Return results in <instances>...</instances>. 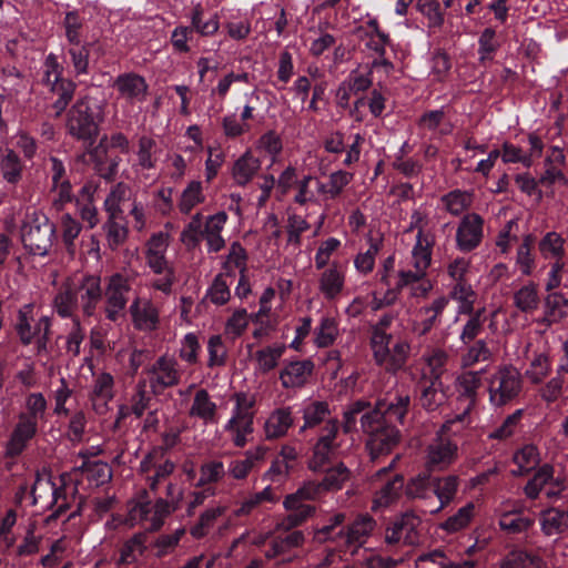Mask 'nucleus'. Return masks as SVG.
Listing matches in <instances>:
<instances>
[{
	"label": "nucleus",
	"mask_w": 568,
	"mask_h": 568,
	"mask_svg": "<svg viewBox=\"0 0 568 568\" xmlns=\"http://www.w3.org/2000/svg\"><path fill=\"white\" fill-rule=\"evenodd\" d=\"M410 406V395L404 389L390 392L375 404L356 399L343 412V433L348 435L361 429L367 436L371 459L376 460L390 454L400 443L402 433L394 422L404 425Z\"/></svg>",
	"instance_id": "f257e3e1"
},
{
	"label": "nucleus",
	"mask_w": 568,
	"mask_h": 568,
	"mask_svg": "<svg viewBox=\"0 0 568 568\" xmlns=\"http://www.w3.org/2000/svg\"><path fill=\"white\" fill-rule=\"evenodd\" d=\"M398 458L394 457L387 466L371 476L373 510L388 508L405 495L408 500L419 501L426 513L437 515L456 500L459 476L437 478L428 473H419L406 481L403 474L394 471Z\"/></svg>",
	"instance_id": "f03ea898"
},
{
	"label": "nucleus",
	"mask_w": 568,
	"mask_h": 568,
	"mask_svg": "<svg viewBox=\"0 0 568 568\" xmlns=\"http://www.w3.org/2000/svg\"><path fill=\"white\" fill-rule=\"evenodd\" d=\"M303 425L298 435L305 437L312 435V456L308 459V468L312 471H323L328 465L341 445L337 443L339 429H343V420L339 422L332 415L331 406L326 400H311L302 407Z\"/></svg>",
	"instance_id": "7ed1b4c3"
},
{
	"label": "nucleus",
	"mask_w": 568,
	"mask_h": 568,
	"mask_svg": "<svg viewBox=\"0 0 568 568\" xmlns=\"http://www.w3.org/2000/svg\"><path fill=\"white\" fill-rule=\"evenodd\" d=\"M348 478V468L343 463H338L326 469L321 481H308L294 494L287 495L283 505L290 514L283 518L281 526L286 530L301 526L315 513V506L304 501L315 500L325 491L342 489Z\"/></svg>",
	"instance_id": "20e7f679"
},
{
	"label": "nucleus",
	"mask_w": 568,
	"mask_h": 568,
	"mask_svg": "<svg viewBox=\"0 0 568 568\" xmlns=\"http://www.w3.org/2000/svg\"><path fill=\"white\" fill-rule=\"evenodd\" d=\"M103 119L102 106L84 95L67 111L65 129L69 135L84 144H94Z\"/></svg>",
	"instance_id": "39448f33"
},
{
	"label": "nucleus",
	"mask_w": 568,
	"mask_h": 568,
	"mask_svg": "<svg viewBox=\"0 0 568 568\" xmlns=\"http://www.w3.org/2000/svg\"><path fill=\"white\" fill-rule=\"evenodd\" d=\"M20 233L26 251L38 256L48 255L58 240L55 224L38 210L26 213Z\"/></svg>",
	"instance_id": "423d86ee"
},
{
	"label": "nucleus",
	"mask_w": 568,
	"mask_h": 568,
	"mask_svg": "<svg viewBox=\"0 0 568 568\" xmlns=\"http://www.w3.org/2000/svg\"><path fill=\"white\" fill-rule=\"evenodd\" d=\"M29 169L27 162L14 149L0 148V185L6 194L18 197L19 189L27 183Z\"/></svg>",
	"instance_id": "0eeeda50"
},
{
	"label": "nucleus",
	"mask_w": 568,
	"mask_h": 568,
	"mask_svg": "<svg viewBox=\"0 0 568 568\" xmlns=\"http://www.w3.org/2000/svg\"><path fill=\"white\" fill-rule=\"evenodd\" d=\"M489 402L503 407L517 398L523 389L519 372L513 366H504L491 375L488 384Z\"/></svg>",
	"instance_id": "6e6552de"
},
{
	"label": "nucleus",
	"mask_w": 568,
	"mask_h": 568,
	"mask_svg": "<svg viewBox=\"0 0 568 568\" xmlns=\"http://www.w3.org/2000/svg\"><path fill=\"white\" fill-rule=\"evenodd\" d=\"M448 390L443 378L420 375L414 387L416 405L429 414L438 413L448 402Z\"/></svg>",
	"instance_id": "1a4fd4ad"
},
{
	"label": "nucleus",
	"mask_w": 568,
	"mask_h": 568,
	"mask_svg": "<svg viewBox=\"0 0 568 568\" xmlns=\"http://www.w3.org/2000/svg\"><path fill=\"white\" fill-rule=\"evenodd\" d=\"M151 393L160 396L165 389L176 386L181 381V371L178 361L168 355L160 356L152 365L145 368Z\"/></svg>",
	"instance_id": "9d476101"
},
{
	"label": "nucleus",
	"mask_w": 568,
	"mask_h": 568,
	"mask_svg": "<svg viewBox=\"0 0 568 568\" xmlns=\"http://www.w3.org/2000/svg\"><path fill=\"white\" fill-rule=\"evenodd\" d=\"M458 446L449 438L439 437L428 446L425 469L433 477L445 478L456 474L438 475L436 471L447 469L457 458Z\"/></svg>",
	"instance_id": "9b49d317"
},
{
	"label": "nucleus",
	"mask_w": 568,
	"mask_h": 568,
	"mask_svg": "<svg viewBox=\"0 0 568 568\" xmlns=\"http://www.w3.org/2000/svg\"><path fill=\"white\" fill-rule=\"evenodd\" d=\"M454 0H417V10L427 19V28L432 32L439 31L445 23L447 9L453 6ZM413 0H397L395 12L405 16Z\"/></svg>",
	"instance_id": "f8f14e48"
},
{
	"label": "nucleus",
	"mask_w": 568,
	"mask_h": 568,
	"mask_svg": "<svg viewBox=\"0 0 568 568\" xmlns=\"http://www.w3.org/2000/svg\"><path fill=\"white\" fill-rule=\"evenodd\" d=\"M369 345L375 363L386 372L396 374L405 367L410 351L407 341L392 336L386 341V349L382 354L377 353L375 344Z\"/></svg>",
	"instance_id": "ddd939ff"
},
{
	"label": "nucleus",
	"mask_w": 568,
	"mask_h": 568,
	"mask_svg": "<svg viewBox=\"0 0 568 568\" xmlns=\"http://www.w3.org/2000/svg\"><path fill=\"white\" fill-rule=\"evenodd\" d=\"M84 145L98 175L108 182L114 181L121 159L118 155H109L108 135L104 134L98 143Z\"/></svg>",
	"instance_id": "4468645a"
},
{
	"label": "nucleus",
	"mask_w": 568,
	"mask_h": 568,
	"mask_svg": "<svg viewBox=\"0 0 568 568\" xmlns=\"http://www.w3.org/2000/svg\"><path fill=\"white\" fill-rule=\"evenodd\" d=\"M422 519L414 511L407 510L397 517L386 529L385 541L388 545H396L403 541L406 545L419 542L418 526Z\"/></svg>",
	"instance_id": "2eb2a0df"
},
{
	"label": "nucleus",
	"mask_w": 568,
	"mask_h": 568,
	"mask_svg": "<svg viewBox=\"0 0 568 568\" xmlns=\"http://www.w3.org/2000/svg\"><path fill=\"white\" fill-rule=\"evenodd\" d=\"M484 239V219L475 212L465 214L456 231V246L463 253L476 250Z\"/></svg>",
	"instance_id": "dca6fc26"
},
{
	"label": "nucleus",
	"mask_w": 568,
	"mask_h": 568,
	"mask_svg": "<svg viewBox=\"0 0 568 568\" xmlns=\"http://www.w3.org/2000/svg\"><path fill=\"white\" fill-rule=\"evenodd\" d=\"M131 286L126 276L115 273L109 277L105 288V316L108 320L115 322L120 313L126 307L128 296Z\"/></svg>",
	"instance_id": "f3484780"
},
{
	"label": "nucleus",
	"mask_w": 568,
	"mask_h": 568,
	"mask_svg": "<svg viewBox=\"0 0 568 568\" xmlns=\"http://www.w3.org/2000/svg\"><path fill=\"white\" fill-rule=\"evenodd\" d=\"M113 88L118 91L119 98L131 105L145 102L149 95L145 78L136 72L119 74L113 82Z\"/></svg>",
	"instance_id": "a211bd4d"
},
{
	"label": "nucleus",
	"mask_w": 568,
	"mask_h": 568,
	"mask_svg": "<svg viewBox=\"0 0 568 568\" xmlns=\"http://www.w3.org/2000/svg\"><path fill=\"white\" fill-rule=\"evenodd\" d=\"M321 271L318 291L327 302H334L345 290L346 266L339 261H332L328 267Z\"/></svg>",
	"instance_id": "6ab92c4d"
},
{
	"label": "nucleus",
	"mask_w": 568,
	"mask_h": 568,
	"mask_svg": "<svg viewBox=\"0 0 568 568\" xmlns=\"http://www.w3.org/2000/svg\"><path fill=\"white\" fill-rule=\"evenodd\" d=\"M37 434L38 423L19 414L18 422L6 446V457H19L28 447L29 442L32 440Z\"/></svg>",
	"instance_id": "aec40b11"
},
{
	"label": "nucleus",
	"mask_w": 568,
	"mask_h": 568,
	"mask_svg": "<svg viewBox=\"0 0 568 568\" xmlns=\"http://www.w3.org/2000/svg\"><path fill=\"white\" fill-rule=\"evenodd\" d=\"M314 368L315 365L310 358L285 362L278 375L282 387L285 389L304 387L313 375Z\"/></svg>",
	"instance_id": "412c9836"
},
{
	"label": "nucleus",
	"mask_w": 568,
	"mask_h": 568,
	"mask_svg": "<svg viewBox=\"0 0 568 568\" xmlns=\"http://www.w3.org/2000/svg\"><path fill=\"white\" fill-rule=\"evenodd\" d=\"M449 304V297L439 295L429 304H426L417 311L418 321L414 325V331L419 336H425L438 326L442 322V315Z\"/></svg>",
	"instance_id": "4be33fe9"
},
{
	"label": "nucleus",
	"mask_w": 568,
	"mask_h": 568,
	"mask_svg": "<svg viewBox=\"0 0 568 568\" xmlns=\"http://www.w3.org/2000/svg\"><path fill=\"white\" fill-rule=\"evenodd\" d=\"M75 290L79 296V305L81 306L84 316H92L103 295L100 277L85 275Z\"/></svg>",
	"instance_id": "5701e85b"
},
{
	"label": "nucleus",
	"mask_w": 568,
	"mask_h": 568,
	"mask_svg": "<svg viewBox=\"0 0 568 568\" xmlns=\"http://www.w3.org/2000/svg\"><path fill=\"white\" fill-rule=\"evenodd\" d=\"M478 403L471 399H463L456 395L455 410L453 417L446 419L442 426L443 433H458L459 430L468 427L473 423L471 413L477 408Z\"/></svg>",
	"instance_id": "b1692460"
},
{
	"label": "nucleus",
	"mask_w": 568,
	"mask_h": 568,
	"mask_svg": "<svg viewBox=\"0 0 568 568\" xmlns=\"http://www.w3.org/2000/svg\"><path fill=\"white\" fill-rule=\"evenodd\" d=\"M42 85L45 87L51 94L57 97L52 103V109L55 111V116H60L67 111L73 100L77 83L72 79L64 77Z\"/></svg>",
	"instance_id": "393cba45"
},
{
	"label": "nucleus",
	"mask_w": 568,
	"mask_h": 568,
	"mask_svg": "<svg viewBox=\"0 0 568 568\" xmlns=\"http://www.w3.org/2000/svg\"><path fill=\"white\" fill-rule=\"evenodd\" d=\"M539 521L545 536L561 535L568 530V509L548 507L540 511Z\"/></svg>",
	"instance_id": "a878e982"
},
{
	"label": "nucleus",
	"mask_w": 568,
	"mask_h": 568,
	"mask_svg": "<svg viewBox=\"0 0 568 568\" xmlns=\"http://www.w3.org/2000/svg\"><path fill=\"white\" fill-rule=\"evenodd\" d=\"M483 372L467 371L457 376L455 389L463 399H471L479 404L481 398Z\"/></svg>",
	"instance_id": "bb28decb"
},
{
	"label": "nucleus",
	"mask_w": 568,
	"mask_h": 568,
	"mask_svg": "<svg viewBox=\"0 0 568 568\" xmlns=\"http://www.w3.org/2000/svg\"><path fill=\"white\" fill-rule=\"evenodd\" d=\"M293 425L292 408L290 406L276 408L265 422V437L267 439L282 438Z\"/></svg>",
	"instance_id": "cd10ccee"
},
{
	"label": "nucleus",
	"mask_w": 568,
	"mask_h": 568,
	"mask_svg": "<svg viewBox=\"0 0 568 568\" xmlns=\"http://www.w3.org/2000/svg\"><path fill=\"white\" fill-rule=\"evenodd\" d=\"M260 168V159L253 156L251 151H246L233 164V179L237 185L245 186L254 178Z\"/></svg>",
	"instance_id": "c85d7f7f"
},
{
	"label": "nucleus",
	"mask_w": 568,
	"mask_h": 568,
	"mask_svg": "<svg viewBox=\"0 0 568 568\" xmlns=\"http://www.w3.org/2000/svg\"><path fill=\"white\" fill-rule=\"evenodd\" d=\"M33 322V305L27 304L18 311L14 331L23 346H29L33 343L36 334L38 333V323L32 326Z\"/></svg>",
	"instance_id": "c756f323"
},
{
	"label": "nucleus",
	"mask_w": 568,
	"mask_h": 568,
	"mask_svg": "<svg viewBox=\"0 0 568 568\" xmlns=\"http://www.w3.org/2000/svg\"><path fill=\"white\" fill-rule=\"evenodd\" d=\"M217 406L211 399L209 392L204 388L199 389L193 398L192 406L189 410L191 417L202 419L204 423H213L216 419Z\"/></svg>",
	"instance_id": "7c9ffc66"
},
{
	"label": "nucleus",
	"mask_w": 568,
	"mask_h": 568,
	"mask_svg": "<svg viewBox=\"0 0 568 568\" xmlns=\"http://www.w3.org/2000/svg\"><path fill=\"white\" fill-rule=\"evenodd\" d=\"M518 469L514 470L515 476H526L535 470L540 463V453L536 445L526 444L518 448L513 457Z\"/></svg>",
	"instance_id": "2f4dec72"
},
{
	"label": "nucleus",
	"mask_w": 568,
	"mask_h": 568,
	"mask_svg": "<svg viewBox=\"0 0 568 568\" xmlns=\"http://www.w3.org/2000/svg\"><path fill=\"white\" fill-rule=\"evenodd\" d=\"M190 19L193 33H199L201 37H212L220 28L219 16L214 13L206 18L200 3L192 8Z\"/></svg>",
	"instance_id": "473e14b6"
},
{
	"label": "nucleus",
	"mask_w": 568,
	"mask_h": 568,
	"mask_svg": "<svg viewBox=\"0 0 568 568\" xmlns=\"http://www.w3.org/2000/svg\"><path fill=\"white\" fill-rule=\"evenodd\" d=\"M434 246V236L425 234L422 229L418 230L416 243L413 247L412 254L414 260V267L416 270L426 271L432 262V253Z\"/></svg>",
	"instance_id": "72a5a7b5"
},
{
	"label": "nucleus",
	"mask_w": 568,
	"mask_h": 568,
	"mask_svg": "<svg viewBox=\"0 0 568 568\" xmlns=\"http://www.w3.org/2000/svg\"><path fill=\"white\" fill-rule=\"evenodd\" d=\"M148 535L136 532L125 540L120 549L119 565H132L146 551Z\"/></svg>",
	"instance_id": "f704fd0d"
},
{
	"label": "nucleus",
	"mask_w": 568,
	"mask_h": 568,
	"mask_svg": "<svg viewBox=\"0 0 568 568\" xmlns=\"http://www.w3.org/2000/svg\"><path fill=\"white\" fill-rule=\"evenodd\" d=\"M498 525L507 534H524L532 528L535 518L523 511H507L500 516Z\"/></svg>",
	"instance_id": "c9c22d12"
},
{
	"label": "nucleus",
	"mask_w": 568,
	"mask_h": 568,
	"mask_svg": "<svg viewBox=\"0 0 568 568\" xmlns=\"http://www.w3.org/2000/svg\"><path fill=\"white\" fill-rule=\"evenodd\" d=\"M235 406L232 412V417L227 420L225 429L235 428L236 424L241 423V419L254 418V407L256 399L254 395H250L244 392L236 393L234 395Z\"/></svg>",
	"instance_id": "e433bc0d"
},
{
	"label": "nucleus",
	"mask_w": 568,
	"mask_h": 568,
	"mask_svg": "<svg viewBox=\"0 0 568 568\" xmlns=\"http://www.w3.org/2000/svg\"><path fill=\"white\" fill-rule=\"evenodd\" d=\"M287 345L284 343H275L255 352L254 358L257 369L262 374H267L277 367L281 357L286 352Z\"/></svg>",
	"instance_id": "4c0bfd02"
},
{
	"label": "nucleus",
	"mask_w": 568,
	"mask_h": 568,
	"mask_svg": "<svg viewBox=\"0 0 568 568\" xmlns=\"http://www.w3.org/2000/svg\"><path fill=\"white\" fill-rule=\"evenodd\" d=\"M92 43L73 44L67 50L74 78L87 75L90 72V48Z\"/></svg>",
	"instance_id": "58836bf2"
},
{
	"label": "nucleus",
	"mask_w": 568,
	"mask_h": 568,
	"mask_svg": "<svg viewBox=\"0 0 568 568\" xmlns=\"http://www.w3.org/2000/svg\"><path fill=\"white\" fill-rule=\"evenodd\" d=\"M57 314L62 318H75L74 312L79 307V296L75 287L70 285L58 292L53 300Z\"/></svg>",
	"instance_id": "ea45409f"
},
{
	"label": "nucleus",
	"mask_w": 568,
	"mask_h": 568,
	"mask_svg": "<svg viewBox=\"0 0 568 568\" xmlns=\"http://www.w3.org/2000/svg\"><path fill=\"white\" fill-rule=\"evenodd\" d=\"M535 470V474L523 489L525 496L530 500L537 499L545 486L554 480L555 469L552 465L544 464Z\"/></svg>",
	"instance_id": "a19ab883"
},
{
	"label": "nucleus",
	"mask_w": 568,
	"mask_h": 568,
	"mask_svg": "<svg viewBox=\"0 0 568 568\" xmlns=\"http://www.w3.org/2000/svg\"><path fill=\"white\" fill-rule=\"evenodd\" d=\"M338 335V321L332 316H323L314 329V344L318 348H327L335 343Z\"/></svg>",
	"instance_id": "79ce46f5"
},
{
	"label": "nucleus",
	"mask_w": 568,
	"mask_h": 568,
	"mask_svg": "<svg viewBox=\"0 0 568 568\" xmlns=\"http://www.w3.org/2000/svg\"><path fill=\"white\" fill-rule=\"evenodd\" d=\"M205 195L203 193L202 182L193 180L187 183L186 187L182 191L178 207L182 214H190L192 210L199 204L204 203Z\"/></svg>",
	"instance_id": "37998d69"
},
{
	"label": "nucleus",
	"mask_w": 568,
	"mask_h": 568,
	"mask_svg": "<svg viewBox=\"0 0 568 568\" xmlns=\"http://www.w3.org/2000/svg\"><path fill=\"white\" fill-rule=\"evenodd\" d=\"M473 197L474 195L471 192L456 189L442 195L440 202L447 212L454 216H459L464 211L471 206Z\"/></svg>",
	"instance_id": "c03bdc74"
},
{
	"label": "nucleus",
	"mask_w": 568,
	"mask_h": 568,
	"mask_svg": "<svg viewBox=\"0 0 568 568\" xmlns=\"http://www.w3.org/2000/svg\"><path fill=\"white\" fill-rule=\"evenodd\" d=\"M534 247L535 237L531 234H527L524 236L521 244L517 248L516 264L525 276H530L536 267Z\"/></svg>",
	"instance_id": "a18cd8bd"
},
{
	"label": "nucleus",
	"mask_w": 568,
	"mask_h": 568,
	"mask_svg": "<svg viewBox=\"0 0 568 568\" xmlns=\"http://www.w3.org/2000/svg\"><path fill=\"white\" fill-rule=\"evenodd\" d=\"M545 318L544 323L551 325L564 320L568 313V300L562 293L554 292L545 300Z\"/></svg>",
	"instance_id": "49530a36"
},
{
	"label": "nucleus",
	"mask_w": 568,
	"mask_h": 568,
	"mask_svg": "<svg viewBox=\"0 0 568 568\" xmlns=\"http://www.w3.org/2000/svg\"><path fill=\"white\" fill-rule=\"evenodd\" d=\"M61 241L68 253L75 252V240L81 233L82 224L70 213H63L59 221Z\"/></svg>",
	"instance_id": "de8ad7c7"
},
{
	"label": "nucleus",
	"mask_w": 568,
	"mask_h": 568,
	"mask_svg": "<svg viewBox=\"0 0 568 568\" xmlns=\"http://www.w3.org/2000/svg\"><path fill=\"white\" fill-rule=\"evenodd\" d=\"M475 516V505L469 501L460 507L454 515L443 521L439 527L448 534L458 532L465 529Z\"/></svg>",
	"instance_id": "09e8293b"
},
{
	"label": "nucleus",
	"mask_w": 568,
	"mask_h": 568,
	"mask_svg": "<svg viewBox=\"0 0 568 568\" xmlns=\"http://www.w3.org/2000/svg\"><path fill=\"white\" fill-rule=\"evenodd\" d=\"M130 313L136 328L154 329L156 327L159 322V314L156 308H154L151 304H146L141 308L139 300H135L130 306Z\"/></svg>",
	"instance_id": "8fccbe9b"
},
{
	"label": "nucleus",
	"mask_w": 568,
	"mask_h": 568,
	"mask_svg": "<svg viewBox=\"0 0 568 568\" xmlns=\"http://www.w3.org/2000/svg\"><path fill=\"white\" fill-rule=\"evenodd\" d=\"M182 498V493L179 491L176 500H166L163 498H158L155 503L152 505L153 511L151 520V529L153 531L160 530L166 517H169L172 513H174L179 508L180 500Z\"/></svg>",
	"instance_id": "3c124183"
},
{
	"label": "nucleus",
	"mask_w": 568,
	"mask_h": 568,
	"mask_svg": "<svg viewBox=\"0 0 568 568\" xmlns=\"http://www.w3.org/2000/svg\"><path fill=\"white\" fill-rule=\"evenodd\" d=\"M395 316L392 313H385L377 323L371 325L369 344H375L377 353L382 354L386 349V341L393 336L388 333V328L394 322Z\"/></svg>",
	"instance_id": "603ef678"
},
{
	"label": "nucleus",
	"mask_w": 568,
	"mask_h": 568,
	"mask_svg": "<svg viewBox=\"0 0 568 568\" xmlns=\"http://www.w3.org/2000/svg\"><path fill=\"white\" fill-rule=\"evenodd\" d=\"M564 239L557 232H548L538 243V250L544 258L564 260Z\"/></svg>",
	"instance_id": "864d4df0"
},
{
	"label": "nucleus",
	"mask_w": 568,
	"mask_h": 568,
	"mask_svg": "<svg viewBox=\"0 0 568 568\" xmlns=\"http://www.w3.org/2000/svg\"><path fill=\"white\" fill-rule=\"evenodd\" d=\"M487 321L486 308L480 307L477 308V313L475 316L469 317L464 324L459 339L464 345H469L473 342L477 341L476 338L484 331V325Z\"/></svg>",
	"instance_id": "5fc2aeb1"
},
{
	"label": "nucleus",
	"mask_w": 568,
	"mask_h": 568,
	"mask_svg": "<svg viewBox=\"0 0 568 568\" xmlns=\"http://www.w3.org/2000/svg\"><path fill=\"white\" fill-rule=\"evenodd\" d=\"M233 271H227L224 273L217 274L210 287L206 291V297L214 305L222 306L225 305L231 298L230 286L226 283V276H233Z\"/></svg>",
	"instance_id": "6e6d98bb"
},
{
	"label": "nucleus",
	"mask_w": 568,
	"mask_h": 568,
	"mask_svg": "<svg viewBox=\"0 0 568 568\" xmlns=\"http://www.w3.org/2000/svg\"><path fill=\"white\" fill-rule=\"evenodd\" d=\"M156 142L148 135H142L138 141V163L142 170H152L156 166L158 159L155 156Z\"/></svg>",
	"instance_id": "4d7b16f0"
},
{
	"label": "nucleus",
	"mask_w": 568,
	"mask_h": 568,
	"mask_svg": "<svg viewBox=\"0 0 568 568\" xmlns=\"http://www.w3.org/2000/svg\"><path fill=\"white\" fill-rule=\"evenodd\" d=\"M226 475L224 464L221 460H210L200 467V478L196 487H213L212 484L221 481Z\"/></svg>",
	"instance_id": "13d9d810"
},
{
	"label": "nucleus",
	"mask_w": 568,
	"mask_h": 568,
	"mask_svg": "<svg viewBox=\"0 0 568 568\" xmlns=\"http://www.w3.org/2000/svg\"><path fill=\"white\" fill-rule=\"evenodd\" d=\"M369 247L364 253H358L354 258V266L357 272L366 275L374 270L375 258L383 245V239H368Z\"/></svg>",
	"instance_id": "bf43d9fd"
},
{
	"label": "nucleus",
	"mask_w": 568,
	"mask_h": 568,
	"mask_svg": "<svg viewBox=\"0 0 568 568\" xmlns=\"http://www.w3.org/2000/svg\"><path fill=\"white\" fill-rule=\"evenodd\" d=\"M80 470L85 474L90 484L97 487L106 484L112 477L111 469L102 462H83Z\"/></svg>",
	"instance_id": "052dcab7"
},
{
	"label": "nucleus",
	"mask_w": 568,
	"mask_h": 568,
	"mask_svg": "<svg viewBox=\"0 0 568 568\" xmlns=\"http://www.w3.org/2000/svg\"><path fill=\"white\" fill-rule=\"evenodd\" d=\"M224 511L225 507L222 506L212 507L203 511L197 523L190 528L191 536L195 539H201L206 536L209 529L214 525L216 519L224 514Z\"/></svg>",
	"instance_id": "680f3d73"
},
{
	"label": "nucleus",
	"mask_w": 568,
	"mask_h": 568,
	"mask_svg": "<svg viewBox=\"0 0 568 568\" xmlns=\"http://www.w3.org/2000/svg\"><path fill=\"white\" fill-rule=\"evenodd\" d=\"M256 150L270 155L272 163L276 162L277 156L283 150L281 135L274 130L266 131L256 141Z\"/></svg>",
	"instance_id": "e2e57ef3"
},
{
	"label": "nucleus",
	"mask_w": 568,
	"mask_h": 568,
	"mask_svg": "<svg viewBox=\"0 0 568 568\" xmlns=\"http://www.w3.org/2000/svg\"><path fill=\"white\" fill-rule=\"evenodd\" d=\"M523 416L524 410L516 409L513 414L508 415L498 427L488 434V438L500 442L510 438L515 435Z\"/></svg>",
	"instance_id": "0e129e2a"
},
{
	"label": "nucleus",
	"mask_w": 568,
	"mask_h": 568,
	"mask_svg": "<svg viewBox=\"0 0 568 568\" xmlns=\"http://www.w3.org/2000/svg\"><path fill=\"white\" fill-rule=\"evenodd\" d=\"M514 303L524 313H531L538 307L539 297L534 284L524 285L514 295Z\"/></svg>",
	"instance_id": "69168bd1"
},
{
	"label": "nucleus",
	"mask_w": 568,
	"mask_h": 568,
	"mask_svg": "<svg viewBox=\"0 0 568 568\" xmlns=\"http://www.w3.org/2000/svg\"><path fill=\"white\" fill-rule=\"evenodd\" d=\"M478 53L480 63H485L486 61H491L494 54L500 47V43L496 39V31L493 28H486L480 33L478 39Z\"/></svg>",
	"instance_id": "338daca9"
},
{
	"label": "nucleus",
	"mask_w": 568,
	"mask_h": 568,
	"mask_svg": "<svg viewBox=\"0 0 568 568\" xmlns=\"http://www.w3.org/2000/svg\"><path fill=\"white\" fill-rule=\"evenodd\" d=\"M48 403L42 393H31L26 398V412H21L20 415L39 423V420H45V412Z\"/></svg>",
	"instance_id": "774afa93"
}]
</instances>
